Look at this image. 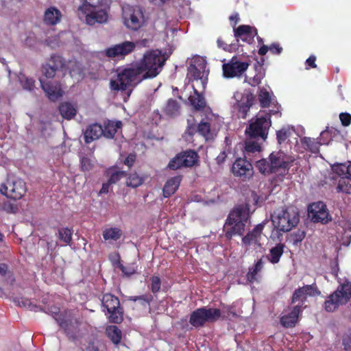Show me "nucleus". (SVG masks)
Listing matches in <instances>:
<instances>
[{"mask_svg": "<svg viewBox=\"0 0 351 351\" xmlns=\"http://www.w3.org/2000/svg\"><path fill=\"white\" fill-rule=\"evenodd\" d=\"M249 222L248 210L242 206L234 208L228 215L223 225L225 237L231 240L233 237H242Z\"/></svg>", "mask_w": 351, "mask_h": 351, "instance_id": "1", "label": "nucleus"}, {"mask_svg": "<svg viewBox=\"0 0 351 351\" xmlns=\"http://www.w3.org/2000/svg\"><path fill=\"white\" fill-rule=\"evenodd\" d=\"M145 80L147 79L144 78L141 67L135 62L119 69L117 79L110 80V88L114 90L123 91L137 86Z\"/></svg>", "mask_w": 351, "mask_h": 351, "instance_id": "2", "label": "nucleus"}, {"mask_svg": "<svg viewBox=\"0 0 351 351\" xmlns=\"http://www.w3.org/2000/svg\"><path fill=\"white\" fill-rule=\"evenodd\" d=\"M167 58L158 49L149 50L136 64L141 67L144 78L152 79L161 72Z\"/></svg>", "mask_w": 351, "mask_h": 351, "instance_id": "3", "label": "nucleus"}, {"mask_svg": "<svg viewBox=\"0 0 351 351\" xmlns=\"http://www.w3.org/2000/svg\"><path fill=\"white\" fill-rule=\"evenodd\" d=\"M103 1L104 0H81L78 10L86 15L85 20L88 25L104 23L108 21V14Z\"/></svg>", "mask_w": 351, "mask_h": 351, "instance_id": "4", "label": "nucleus"}, {"mask_svg": "<svg viewBox=\"0 0 351 351\" xmlns=\"http://www.w3.org/2000/svg\"><path fill=\"white\" fill-rule=\"evenodd\" d=\"M300 221L298 211L293 207L282 208L275 212L272 216V223L279 231L289 232Z\"/></svg>", "mask_w": 351, "mask_h": 351, "instance_id": "5", "label": "nucleus"}, {"mask_svg": "<svg viewBox=\"0 0 351 351\" xmlns=\"http://www.w3.org/2000/svg\"><path fill=\"white\" fill-rule=\"evenodd\" d=\"M221 315V312L218 308H199L191 314L189 323L195 328L202 327L206 323L217 321Z\"/></svg>", "mask_w": 351, "mask_h": 351, "instance_id": "6", "label": "nucleus"}, {"mask_svg": "<svg viewBox=\"0 0 351 351\" xmlns=\"http://www.w3.org/2000/svg\"><path fill=\"white\" fill-rule=\"evenodd\" d=\"M1 193L7 197L19 200L22 199L27 191L26 182L21 178H9L2 185Z\"/></svg>", "mask_w": 351, "mask_h": 351, "instance_id": "7", "label": "nucleus"}, {"mask_svg": "<svg viewBox=\"0 0 351 351\" xmlns=\"http://www.w3.org/2000/svg\"><path fill=\"white\" fill-rule=\"evenodd\" d=\"M124 25L130 29L136 31L144 24L143 10L138 6L128 5L123 8Z\"/></svg>", "mask_w": 351, "mask_h": 351, "instance_id": "8", "label": "nucleus"}, {"mask_svg": "<svg viewBox=\"0 0 351 351\" xmlns=\"http://www.w3.org/2000/svg\"><path fill=\"white\" fill-rule=\"evenodd\" d=\"M351 298V287H340L330 295L325 302V310L335 311L339 306L346 304Z\"/></svg>", "mask_w": 351, "mask_h": 351, "instance_id": "9", "label": "nucleus"}, {"mask_svg": "<svg viewBox=\"0 0 351 351\" xmlns=\"http://www.w3.org/2000/svg\"><path fill=\"white\" fill-rule=\"evenodd\" d=\"M199 156L193 149H187L181 152L170 160L168 167L170 169L176 170L181 167H191L197 163Z\"/></svg>", "mask_w": 351, "mask_h": 351, "instance_id": "10", "label": "nucleus"}, {"mask_svg": "<svg viewBox=\"0 0 351 351\" xmlns=\"http://www.w3.org/2000/svg\"><path fill=\"white\" fill-rule=\"evenodd\" d=\"M271 125L270 115L257 116L254 122L250 123L246 129V133L250 137L256 138L261 137L263 139L267 138L268 130Z\"/></svg>", "mask_w": 351, "mask_h": 351, "instance_id": "11", "label": "nucleus"}, {"mask_svg": "<svg viewBox=\"0 0 351 351\" xmlns=\"http://www.w3.org/2000/svg\"><path fill=\"white\" fill-rule=\"evenodd\" d=\"M66 60L63 57L58 54H52L48 61L43 64L41 67V72L43 76L47 79H52L55 77L58 71H65Z\"/></svg>", "mask_w": 351, "mask_h": 351, "instance_id": "12", "label": "nucleus"}, {"mask_svg": "<svg viewBox=\"0 0 351 351\" xmlns=\"http://www.w3.org/2000/svg\"><path fill=\"white\" fill-rule=\"evenodd\" d=\"M273 173L288 172L293 159L282 152H272L269 156Z\"/></svg>", "mask_w": 351, "mask_h": 351, "instance_id": "13", "label": "nucleus"}, {"mask_svg": "<svg viewBox=\"0 0 351 351\" xmlns=\"http://www.w3.org/2000/svg\"><path fill=\"white\" fill-rule=\"evenodd\" d=\"M264 227V223H258L252 230L248 231L245 236H242L241 243L246 250L252 247L256 249L261 247V241Z\"/></svg>", "mask_w": 351, "mask_h": 351, "instance_id": "14", "label": "nucleus"}, {"mask_svg": "<svg viewBox=\"0 0 351 351\" xmlns=\"http://www.w3.org/2000/svg\"><path fill=\"white\" fill-rule=\"evenodd\" d=\"M247 62H241L237 56H233L228 62L223 64V74L226 78L241 76L249 67Z\"/></svg>", "mask_w": 351, "mask_h": 351, "instance_id": "15", "label": "nucleus"}, {"mask_svg": "<svg viewBox=\"0 0 351 351\" xmlns=\"http://www.w3.org/2000/svg\"><path fill=\"white\" fill-rule=\"evenodd\" d=\"M136 44L131 41H124L106 49L105 54L108 58L123 59L135 49Z\"/></svg>", "mask_w": 351, "mask_h": 351, "instance_id": "16", "label": "nucleus"}, {"mask_svg": "<svg viewBox=\"0 0 351 351\" xmlns=\"http://www.w3.org/2000/svg\"><path fill=\"white\" fill-rule=\"evenodd\" d=\"M232 172L234 176L245 180L253 176L254 169L250 161L245 158H239L232 165Z\"/></svg>", "mask_w": 351, "mask_h": 351, "instance_id": "17", "label": "nucleus"}, {"mask_svg": "<svg viewBox=\"0 0 351 351\" xmlns=\"http://www.w3.org/2000/svg\"><path fill=\"white\" fill-rule=\"evenodd\" d=\"M56 319L69 338L75 337L79 326V322L76 318L71 317L70 314H65L62 317H56Z\"/></svg>", "mask_w": 351, "mask_h": 351, "instance_id": "18", "label": "nucleus"}, {"mask_svg": "<svg viewBox=\"0 0 351 351\" xmlns=\"http://www.w3.org/2000/svg\"><path fill=\"white\" fill-rule=\"evenodd\" d=\"M39 81L42 89L51 101H55L63 95V90L59 82H46L41 77Z\"/></svg>", "mask_w": 351, "mask_h": 351, "instance_id": "19", "label": "nucleus"}, {"mask_svg": "<svg viewBox=\"0 0 351 351\" xmlns=\"http://www.w3.org/2000/svg\"><path fill=\"white\" fill-rule=\"evenodd\" d=\"M255 97L250 91H245L242 95L241 99L238 101V110L239 117L245 119L253 105Z\"/></svg>", "mask_w": 351, "mask_h": 351, "instance_id": "20", "label": "nucleus"}, {"mask_svg": "<svg viewBox=\"0 0 351 351\" xmlns=\"http://www.w3.org/2000/svg\"><path fill=\"white\" fill-rule=\"evenodd\" d=\"M234 35L237 42L239 41V38L243 41H247L248 38L251 40L255 36H257L258 31L254 27L248 25H241L237 28H234Z\"/></svg>", "mask_w": 351, "mask_h": 351, "instance_id": "21", "label": "nucleus"}, {"mask_svg": "<svg viewBox=\"0 0 351 351\" xmlns=\"http://www.w3.org/2000/svg\"><path fill=\"white\" fill-rule=\"evenodd\" d=\"M319 293L320 291L315 289V287H300L294 292L292 302H298V304L297 305L301 307L300 305L303 304V302L306 300L308 295H311Z\"/></svg>", "mask_w": 351, "mask_h": 351, "instance_id": "22", "label": "nucleus"}, {"mask_svg": "<svg viewBox=\"0 0 351 351\" xmlns=\"http://www.w3.org/2000/svg\"><path fill=\"white\" fill-rule=\"evenodd\" d=\"M301 313L299 305H295L290 312L285 313L280 318L281 324L286 328H291L295 325L298 316Z\"/></svg>", "mask_w": 351, "mask_h": 351, "instance_id": "23", "label": "nucleus"}, {"mask_svg": "<svg viewBox=\"0 0 351 351\" xmlns=\"http://www.w3.org/2000/svg\"><path fill=\"white\" fill-rule=\"evenodd\" d=\"M103 133V128L100 124H91L86 128L84 132V141L87 144L90 143L101 136Z\"/></svg>", "mask_w": 351, "mask_h": 351, "instance_id": "24", "label": "nucleus"}, {"mask_svg": "<svg viewBox=\"0 0 351 351\" xmlns=\"http://www.w3.org/2000/svg\"><path fill=\"white\" fill-rule=\"evenodd\" d=\"M189 102L194 111H200L206 106V101L203 94L193 87V95L189 97Z\"/></svg>", "mask_w": 351, "mask_h": 351, "instance_id": "25", "label": "nucleus"}, {"mask_svg": "<svg viewBox=\"0 0 351 351\" xmlns=\"http://www.w3.org/2000/svg\"><path fill=\"white\" fill-rule=\"evenodd\" d=\"M285 247V243H277L275 246L269 249V254L265 256L266 260L274 265L278 263L284 254Z\"/></svg>", "mask_w": 351, "mask_h": 351, "instance_id": "26", "label": "nucleus"}, {"mask_svg": "<svg viewBox=\"0 0 351 351\" xmlns=\"http://www.w3.org/2000/svg\"><path fill=\"white\" fill-rule=\"evenodd\" d=\"M266 258L264 256L258 259L254 265L249 268V271L246 274V278L250 283H254L257 281V275L264 267L266 262Z\"/></svg>", "mask_w": 351, "mask_h": 351, "instance_id": "27", "label": "nucleus"}, {"mask_svg": "<svg viewBox=\"0 0 351 351\" xmlns=\"http://www.w3.org/2000/svg\"><path fill=\"white\" fill-rule=\"evenodd\" d=\"M182 180V176H177L167 180L162 189L163 196L169 197L178 190Z\"/></svg>", "mask_w": 351, "mask_h": 351, "instance_id": "28", "label": "nucleus"}, {"mask_svg": "<svg viewBox=\"0 0 351 351\" xmlns=\"http://www.w3.org/2000/svg\"><path fill=\"white\" fill-rule=\"evenodd\" d=\"M255 75L253 77H247L246 81L252 86H256L261 83L262 80L265 77V69L263 65L258 62L254 65Z\"/></svg>", "mask_w": 351, "mask_h": 351, "instance_id": "29", "label": "nucleus"}, {"mask_svg": "<svg viewBox=\"0 0 351 351\" xmlns=\"http://www.w3.org/2000/svg\"><path fill=\"white\" fill-rule=\"evenodd\" d=\"M62 14L59 10L50 7L45 12L44 22L47 25H54L60 21Z\"/></svg>", "mask_w": 351, "mask_h": 351, "instance_id": "30", "label": "nucleus"}, {"mask_svg": "<svg viewBox=\"0 0 351 351\" xmlns=\"http://www.w3.org/2000/svg\"><path fill=\"white\" fill-rule=\"evenodd\" d=\"M302 147L312 154H317L319 152V147L322 143L317 139L304 136L300 138Z\"/></svg>", "mask_w": 351, "mask_h": 351, "instance_id": "31", "label": "nucleus"}, {"mask_svg": "<svg viewBox=\"0 0 351 351\" xmlns=\"http://www.w3.org/2000/svg\"><path fill=\"white\" fill-rule=\"evenodd\" d=\"M180 104L175 99H169L163 108L165 114L169 117H176L180 113Z\"/></svg>", "mask_w": 351, "mask_h": 351, "instance_id": "32", "label": "nucleus"}, {"mask_svg": "<svg viewBox=\"0 0 351 351\" xmlns=\"http://www.w3.org/2000/svg\"><path fill=\"white\" fill-rule=\"evenodd\" d=\"M121 126L122 123L121 121H108L104 123L103 136L107 138H113L118 130L121 128Z\"/></svg>", "mask_w": 351, "mask_h": 351, "instance_id": "33", "label": "nucleus"}, {"mask_svg": "<svg viewBox=\"0 0 351 351\" xmlns=\"http://www.w3.org/2000/svg\"><path fill=\"white\" fill-rule=\"evenodd\" d=\"M311 212L313 213V216L315 221H320L323 223L328 222L329 215L326 210L325 205L322 204L321 208H319V205L313 204Z\"/></svg>", "mask_w": 351, "mask_h": 351, "instance_id": "34", "label": "nucleus"}, {"mask_svg": "<svg viewBox=\"0 0 351 351\" xmlns=\"http://www.w3.org/2000/svg\"><path fill=\"white\" fill-rule=\"evenodd\" d=\"M206 69V63L202 62L197 66L191 64L188 69V75L193 80H201L204 76V73Z\"/></svg>", "mask_w": 351, "mask_h": 351, "instance_id": "35", "label": "nucleus"}, {"mask_svg": "<svg viewBox=\"0 0 351 351\" xmlns=\"http://www.w3.org/2000/svg\"><path fill=\"white\" fill-rule=\"evenodd\" d=\"M59 111L62 117L68 120L73 119L77 112L75 108L69 102L62 103L59 106Z\"/></svg>", "mask_w": 351, "mask_h": 351, "instance_id": "36", "label": "nucleus"}, {"mask_svg": "<svg viewBox=\"0 0 351 351\" xmlns=\"http://www.w3.org/2000/svg\"><path fill=\"white\" fill-rule=\"evenodd\" d=\"M103 307L108 311H114V309L120 307L119 300L118 298L112 294H106L102 299Z\"/></svg>", "mask_w": 351, "mask_h": 351, "instance_id": "37", "label": "nucleus"}, {"mask_svg": "<svg viewBox=\"0 0 351 351\" xmlns=\"http://www.w3.org/2000/svg\"><path fill=\"white\" fill-rule=\"evenodd\" d=\"M106 332L108 337L114 344L117 345L121 342L122 339V332L117 326H108L106 328Z\"/></svg>", "mask_w": 351, "mask_h": 351, "instance_id": "38", "label": "nucleus"}, {"mask_svg": "<svg viewBox=\"0 0 351 351\" xmlns=\"http://www.w3.org/2000/svg\"><path fill=\"white\" fill-rule=\"evenodd\" d=\"M103 238L106 241L112 240L117 241L123 235V231L117 227L107 228L103 230Z\"/></svg>", "mask_w": 351, "mask_h": 351, "instance_id": "39", "label": "nucleus"}, {"mask_svg": "<svg viewBox=\"0 0 351 351\" xmlns=\"http://www.w3.org/2000/svg\"><path fill=\"white\" fill-rule=\"evenodd\" d=\"M336 190L337 193L351 194V176L340 178Z\"/></svg>", "mask_w": 351, "mask_h": 351, "instance_id": "40", "label": "nucleus"}, {"mask_svg": "<svg viewBox=\"0 0 351 351\" xmlns=\"http://www.w3.org/2000/svg\"><path fill=\"white\" fill-rule=\"evenodd\" d=\"M106 176L109 177L108 181L110 184H116L122 178L127 176V173L125 171L117 170L115 167L109 168L106 171Z\"/></svg>", "mask_w": 351, "mask_h": 351, "instance_id": "41", "label": "nucleus"}, {"mask_svg": "<svg viewBox=\"0 0 351 351\" xmlns=\"http://www.w3.org/2000/svg\"><path fill=\"white\" fill-rule=\"evenodd\" d=\"M332 171L337 176L341 177L351 176V162L340 163L333 165Z\"/></svg>", "mask_w": 351, "mask_h": 351, "instance_id": "42", "label": "nucleus"}, {"mask_svg": "<svg viewBox=\"0 0 351 351\" xmlns=\"http://www.w3.org/2000/svg\"><path fill=\"white\" fill-rule=\"evenodd\" d=\"M73 230L72 228H59L56 234L58 238L65 245H71L72 243V236Z\"/></svg>", "mask_w": 351, "mask_h": 351, "instance_id": "43", "label": "nucleus"}, {"mask_svg": "<svg viewBox=\"0 0 351 351\" xmlns=\"http://www.w3.org/2000/svg\"><path fill=\"white\" fill-rule=\"evenodd\" d=\"M146 176H139L136 172L129 174L126 185L132 188H136L141 186L145 180Z\"/></svg>", "mask_w": 351, "mask_h": 351, "instance_id": "44", "label": "nucleus"}, {"mask_svg": "<svg viewBox=\"0 0 351 351\" xmlns=\"http://www.w3.org/2000/svg\"><path fill=\"white\" fill-rule=\"evenodd\" d=\"M210 127V123L208 121L202 120L197 125V132L206 139L210 138L213 137Z\"/></svg>", "mask_w": 351, "mask_h": 351, "instance_id": "45", "label": "nucleus"}, {"mask_svg": "<svg viewBox=\"0 0 351 351\" xmlns=\"http://www.w3.org/2000/svg\"><path fill=\"white\" fill-rule=\"evenodd\" d=\"M119 269L122 271L124 276L126 277H130L132 275L138 273V265L136 262L128 263L126 265L120 264Z\"/></svg>", "mask_w": 351, "mask_h": 351, "instance_id": "46", "label": "nucleus"}, {"mask_svg": "<svg viewBox=\"0 0 351 351\" xmlns=\"http://www.w3.org/2000/svg\"><path fill=\"white\" fill-rule=\"evenodd\" d=\"M269 162H270V160L269 158H263L256 162V167L261 173L264 175L273 173L271 166Z\"/></svg>", "mask_w": 351, "mask_h": 351, "instance_id": "47", "label": "nucleus"}, {"mask_svg": "<svg viewBox=\"0 0 351 351\" xmlns=\"http://www.w3.org/2000/svg\"><path fill=\"white\" fill-rule=\"evenodd\" d=\"M19 82L23 88L29 91L33 90L35 87V81L32 77H28L25 75H20Z\"/></svg>", "mask_w": 351, "mask_h": 351, "instance_id": "48", "label": "nucleus"}, {"mask_svg": "<svg viewBox=\"0 0 351 351\" xmlns=\"http://www.w3.org/2000/svg\"><path fill=\"white\" fill-rule=\"evenodd\" d=\"M0 275L6 279L8 284L12 285L14 282L13 274L9 269L8 266L5 263H0Z\"/></svg>", "mask_w": 351, "mask_h": 351, "instance_id": "49", "label": "nucleus"}, {"mask_svg": "<svg viewBox=\"0 0 351 351\" xmlns=\"http://www.w3.org/2000/svg\"><path fill=\"white\" fill-rule=\"evenodd\" d=\"M109 313L108 319L112 323L119 324L123 321V311L121 307L114 309V311H107Z\"/></svg>", "mask_w": 351, "mask_h": 351, "instance_id": "50", "label": "nucleus"}, {"mask_svg": "<svg viewBox=\"0 0 351 351\" xmlns=\"http://www.w3.org/2000/svg\"><path fill=\"white\" fill-rule=\"evenodd\" d=\"M258 100L262 108L269 106L271 103L269 93L265 88L261 89L258 93Z\"/></svg>", "mask_w": 351, "mask_h": 351, "instance_id": "51", "label": "nucleus"}, {"mask_svg": "<svg viewBox=\"0 0 351 351\" xmlns=\"http://www.w3.org/2000/svg\"><path fill=\"white\" fill-rule=\"evenodd\" d=\"M0 210L8 214H16L19 211V206L10 201H5L1 204Z\"/></svg>", "mask_w": 351, "mask_h": 351, "instance_id": "52", "label": "nucleus"}, {"mask_svg": "<svg viewBox=\"0 0 351 351\" xmlns=\"http://www.w3.org/2000/svg\"><path fill=\"white\" fill-rule=\"evenodd\" d=\"M291 135L289 128H282L276 132V138L279 144L285 143Z\"/></svg>", "mask_w": 351, "mask_h": 351, "instance_id": "53", "label": "nucleus"}, {"mask_svg": "<svg viewBox=\"0 0 351 351\" xmlns=\"http://www.w3.org/2000/svg\"><path fill=\"white\" fill-rule=\"evenodd\" d=\"M305 236V231L298 229L295 232H293V233L290 234L289 238L292 243L295 245H297L304 239Z\"/></svg>", "mask_w": 351, "mask_h": 351, "instance_id": "54", "label": "nucleus"}, {"mask_svg": "<svg viewBox=\"0 0 351 351\" xmlns=\"http://www.w3.org/2000/svg\"><path fill=\"white\" fill-rule=\"evenodd\" d=\"M245 149L247 153H254L261 151V146L257 142L249 141L245 143Z\"/></svg>", "mask_w": 351, "mask_h": 351, "instance_id": "55", "label": "nucleus"}, {"mask_svg": "<svg viewBox=\"0 0 351 351\" xmlns=\"http://www.w3.org/2000/svg\"><path fill=\"white\" fill-rule=\"evenodd\" d=\"M81 169L83 171H88L92 168L90 160L87 157H82L80 160Z\"/></svg>", "mask_w": 351, "mask_h": 351, "instance_id": "56", "label": "nucleus"}, {"mask_svg": "<svg viewBox=\"0 0 351 351\" xmlns=\"http://www.w3.org/2000/svg\"><path fill=\"white\" fill-rule=\"evenodd\" d=\"M283 51V48L278 43H273L269 45V51L274 55H280Z\"/></svg>", "mask_w": 351, "mask_h": 351, "instance_id": "57", "label": "nucleus"}, {"mask_svg": "<svg viewBox=\"0 0 351 351\" xmlns=\"http://www.w3.org/2000/svg\"><path fill=\"white\" fill-rule=\"evenodd\" d=\"M339 119L343 126H348L351 123V114L348 112H341Z\"/></svg>", "mask_w": 351, "mask_h": 351, "instance_id": "58", "label": "nucleus"}, {"mask_svg": "<svg viewBox=\"0 0 351 351\" xmlns=\"http://www.w3.org/2000/svg\"><path fill=\"white\" fill-rule=\"evenodd\" d=\"M136 158V156L135 154H130L123 160V164L130 168L134 164Z\"/></svg>", "mask_w": 351, "mask_h": 351, "instance_id": "59", "label": "nucleus"}, {"mask_svg": "<svg viewBox=\"0 0 351 351\" xmlns=\"http://www.w3.org/2000/svg\"><path fill=\"white\" fill-rule=\"evenodd\" d=\"M343 345L346 351H351V332L344 336L343 339Z\"/></svg>", "mask_w": 351, "mask_h": 351, "instance_id": "60", "label": "nucleus"}, {"mask_svg": "<svg viewBox=\"0 0 351 351\" xmlns=\"http://www.w3.org/2000/svg\"><path fill=\"white\" fill-rule=\"evenodd\" d=\"M315 61H316V56L314 55L310 56L309 58L306 59V62H305L306 65V69L317 68V64H315Z\"/></svg>", "mask_w": 351, "mask_h": 351, "instance_id": "61", "label": "nucleus"}, {"mask_svg": "<svg viewBox=\"0 0 351 351\" xmlns=\"http://www.w3.org/2000/svg\"><path fill=\"white\" fill-rule=\"evenodd\" d=\"M227 158V153L226 150H223L220 152V154L216 157L215 160L218 165H222Z\"/></svg>", "mask_w": 351, "mask_h": 351, "instance_id": "62", "label": "nucleus"}, {"mask_svg": "<svg viewBox=\"0 0 351 351\" xmlns=\"http://www.w3.org/2000/svg\"><path fill=\"white\" fill-rule=\"evenodd\" d=\"M188 126L186 130V134L188 135L192 136H193L196 132H197V125H196L195 123L189 124V120H188Z\"/></svg>", "mask_w": 351, "mask_h": 351, "instance_id": "63", "label": "nucleus"}, {"mask_svg": "<svg viewBox=\"0 0 351 351\" xmlns=\"http://www.w3.org/2000/svg\"><path fill=\"white\" fill-rule=\"evenodd\" d=\"M14 301L20 306L23 307H30L31 303L28 299L21 298V300L19 301L16 298H14Z\"/></svg>", "mask_w": 351, "mask_h": 351, "instance_id": "64", "label": "nucleus"}]
</instances>
